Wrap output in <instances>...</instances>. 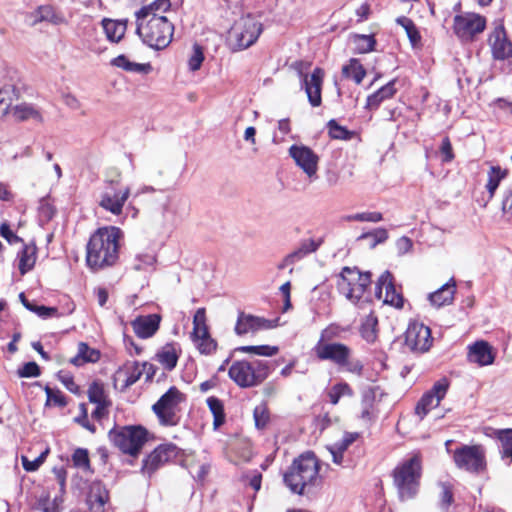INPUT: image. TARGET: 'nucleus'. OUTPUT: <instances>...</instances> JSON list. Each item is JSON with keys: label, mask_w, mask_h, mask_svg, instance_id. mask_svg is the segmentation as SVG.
Segmentation results:
<instances>
[{"label": "nucleus", "mask_w": 512, "mask_h": 512, "mask_svg": "<svg viewBox=\"0 0 512 512\" xmlns=\"http://www.w3.org/2000/svg\"><path fill=\"white\" fill-rule=\"evenodd\" d=\"M394 85L395 80H392L378 89L375 93L368 96L366 107L368 109H377L384 100L392 98L396 93Z\"/></svg>", "instance_id": "nucleus-33"}, {"label": "nucleus", "mask_w": 512, "mask_h": 512, "mask_svg": "<svg viewBox=\"0 0 512 512\" xmlns=\"http://www.w3.org/2000/svg\"><path fill=\"white\" fill-rule=\"evenodd\" d=\"M342 332H344V329H342L340 326L334 324L329 325L324 330H322L318 342L332 343L331 341L339 338Z\"/></svg>", "instance_id": "nucleus-57"}, {"label": "nucleus", "mask_w": 512, "mask_h": 512, "mask_svg": "<svg viewBox=\"0 0 512 512\" xmlns=\"http://www.w3.org/2000/svg\"><path fill=\"white\" fill-rule=\"evenodd\" d=\"M319 471L320 465L314 453L306 452L294 459L283 480L293 493L305 495L321 484Z\"/></svg>", "instance_id": "nucleus-1"}, {"label": "nucleus", "mask_w": 512, "mask_h": 512, "mask_svg": "<svg viewBox=\"0 0 512 512\" xmlns=\"http://www.w3.org/2000/svg\"><path fill=\"white\" fill-rule=\"evenodd\" d=\"M9 115H11L15 121L19 122L33 120L35 122L41 123L43 121L40 110L33 104L29 103L14 105L10 110Z\"/></svg>", "instance_id": "nucleus-26"}, {"label": "nucleus", "mask_w": 512, "mask_h": 512, "mask_svg": "<svg viewBox=\"0 0 512 512\" xmlns=\"http://www.w3.org/2000/svg\"><path fill=\"white\" fill-rule=\"evenodd\" d=\"M507 176V171L501 169L500 166H491L487 172V183L485 188L488 192V200L493 199L495 193L503 179Z\"/></svg>", "instance_id": "nucleus-34"}, {"label": "nucleus", "mask_w": 512, "mask_h": 512, "mask_svg": "<svg viewBox=\"0 0 512 512\" xmlns=\"http://www.w3.org/2000/svg\"><path fill=\"white\" fill-rule=\"evenodd\" d=\"M289 155L308 178L317 177L319 157L311 148L294 144L289 148Z\"/></svg>", "instance_id": "nucleus-16"}, {"label": "nucleus", "mask_w": 512, "mask_h": 512, "mask_svg": "<svg viewBox=\"0 0 512 512\" xmlns=\"http://www.w3.org/2000/svg\"><path fill=\"white\" fill-rule=\"evenodd\" d=\"M35 22H48L53 25H64L68 20L62 12L51 5L38 7L35 12Z\"/></svg>", "instance_id": "nucleus-27"}, {"label": "nucleus", "mask_w": 512, "mask_h": 512, "mask_svg": "<svg viewBox=\"0 0 512 512\" xmlns=\"http://www.w3.org/2000/svg\"><path fill=\"white\" fill-rule=\"evenodd\" d=\"M359 331H360L361 337L368 344H373L376 342V340L378 338V319H377V316L373 312H370L361 321Z\"/></svg>", "instance_id": "nucleus-31"}, {"label": "nucleus", "mask_w": 512, "mask_h": 512, "mask_svg": "<svg viewBox=\"0 0 512 512\" xmlns=\"http://www.w3.org/2000/svg\"><path fill=\"white\" fill-rule=\"evenodd\" d=\"M117 258H85L86 265L91 272L96 273L115 265Z\"/></svg>", "instance_id": "nucleus-51"}, {"label": "nucleus", "mask_w": 512, "mask_h": 512, "mask_svg": "<svg viewBox=\"0 0 512 512\" xmlns=\"http://www.w3.org/2000/svg\"><path fill=\"white\" fill-rule=\"evenodd\" d=\"M456 292V282L451 278L447 283L442 285L438 290L429 294V300L435 307H442L453 302Z\"/></svg>", "instance_id": "nucleus-25"}, {"label": "nucleus", "mask_w": 512, "mask_h": 512, "mask_svg": "<svg viewBox=\"0 0 512 512\" xmlns=\"http://www.w3.org/2000/svg\"><path fill=\"white\" fill-rule=\"evenodd\" d=\"M161 316L159 314H149L136 317L131 326L137 337L147 339L152 337L159 329Z\"/></svg>", "instance_id": "nucleus-23"}, {"label": "nucleus", "mask_w": 512, "mask_h": 512, "mask_svg": "<svg viewBox=\"0 0 512 512\" xmlns=\"http://www.w3.org/2000/svg\"><path fill=\"white\" fill-rule=\"evenodd\" d=\"M110 441L122 453L137 456L147 442L146 429L141 426H123L113 428L108 433Z\"/></svg>", "instance_id": "nucleus-8"}, {"label": "nucleus", "mask_w": 512, "mask_h": 512, "mask_svg": "<svg viewBox=\"0 0 512 512\" xmlns=\"http://www.w3.org/2000/svg\"><path fill=\"white\" fill-rule=\"evenodd\" d=\"M123 232L115 226L99 228L87 244V256H117L121 252Z\"/></svg>", "instance_id": "nucleus-7"}, {"label": "nucleus", "mask_w": 512, "mask_h": 512, "mask_svg": "<svg viewBox=\"0 0 512 512\" xmlns=\"http://www.w3.org/2000/svg\"><path fill=\"white\" fill-rule=\"evenodd\" d=\"M136 32L145 44L159 50L171 43L174 26L167 17H151L137 21Z\"/></svg>", "instance_id": "nucleus-4"}, {"label": "nucleus", "mask_w": 512, "mask_h": 512, "mask_svg": "<svg viewBox=\"0 0 512 512\" xmlns=\"http://www.w3.org/2000/svg\"><path fill=\"white\" fill-rule=\"evenodd\" d=\"M324 75V70L317 67L313 70L310 77H304V81L301 82L307 94L308 101L313 107H318L322 103L321 92Z\"/></svg>", "instance_id": "nucleus-22"}, {"label": "nucleus", "mask_w": 512, "mask_h": 512, "mask_svg": "<svg viewBox=\"0 0 512 512\" xmlns=\"http://www.w3.org/2000/svg\"><path fill=\"white\" fill-rule=\"evenodd\" d=\"M111 65L121 68L127 72L148 73L151 69L150 64H140L130 61L125 55H119L111 60Z\"/></svg>", "instance_id": "nucleus-37"}, {"label": "nucleus", "mask_w": 512, "mask_h": 512, "mask_svg": "<svg viewBox=\"0 0 512 512\" xmlns=\"http://www.w3.org/2000/svg\"><path fill=\"white\" fill-rule=\"evenodd\" d=\"M488 42L495 59L505 60L512 56V42L507 38L503 26H498L492 31Z\"/></svg>", "instance_id": "nucleus-21"}, {"label": "nucleus", "mask_w": 512, "mask_h": 512, "mask_svg": "<svg viewBox=\"0 0 512 512\" xmlns=\"http://www.w3.org/2000/svg\"><path fill=\"white\" fill-rule=\"evenodd\" d=\"M144 373L147 375V379H151L154 374L153 365L147 362L127 361L115 372L114 386L120 385L121 391H124L135 384Z\"/></svg>", "instance_id": "nucleus-11"}, {"label": "nucleus", "mask_w": 512, "mask_h": 512, "mask_svg": "<svg viewBox=\"0 0 512 512\" xmlns=\"http://www.w3.org/2000/svg\"><path fill=\"white\" fill-rule=\"evenodd\" d=\"M387 239V230L384 228H376L371 232L363 233L356 239V241L360 245H366L370 248H374L378 244L385 242Z\"/></svg>", "instance_id": "nucleus-38"}, {"label": "nucleus", "mask_w": 512, "mask_h": 512, "mask_svg": "<svg viewBox=\"0 0 512 512\" xmlns=\"http://www.w3.org/2000/svg\"><path fill=\"white\" fill-rule=\"evenodd\" d=\"M495 436L501 443L502 457L512 461V429L497 430Z\"/></svg>", "instance_id": "nucleus-43"}, {"label": "nucleus", "mask_w": 512, "mask_h": 512, "mask_svg": "<svg viewBox=\"0 0 512 512\" xmlns=\"http://www.w3.org/2000/svg\"><path fill=\"white\" fill-rule=\"evenodd\" d=\"M275 326L271 320L240 312L234 330L237 335L241 336L248 333H256L260 330L271 329Z\"/></svg>", "instance_id": "nucleus-20"}, {"label": "nucleus", "mask_w": 512, "mask_h": 512, "mask_svg": "<svg viewBox=\"0 0 512 512\" xmlns=\"http://www.w3.org/2000/svg\"><path fill=\"white\" fill-rule=\"evenodd\" d=\"M485 27L486 19L476 13H464L454 17L453 29L461 40H472L475 35L482 33Z\"/></svg>", "instance_id": "nucleus-12"}, {"label": "nucleus", "mask_w": 512, "mask_h": 512, "mask_svg": "<svg viewBox=\"0 0 512 512\" xmlns=\"http://www.w3.org/2000/svg\"><path fill=\"white\" fill-rule=\"evenodd\" d=\"M262 23L248 14L238 19L231 27L227 44L232 51H242L257 41L262 33Z\"/></svg>", "instance_id": "nucleus-5"}, {"label": "nucleus", "mask_w": 512, "mask_h": 512, "mask_svg": "<svg viewBox=\"0 0 512 512\" xmlns=\"http://www.w3.org/2000/svg\"><path fill=\"white\" fill-rule=\"evenodd\" d=\"M375 295L379 299L383 297V302L385 304H389L396 308H401L403 306V298L396 291L395 286L392 283V275L388 271H385L378 279L375 287Z\"/></svg>", "instance_id": "nucleus-19"}, {"label": "nucleus", "mask_w": 512, "mask_h": 512, "mask_svg": "<svg viewBox=\"0 0 512 512\" xmlns=\"http://www.w3.org/2000/svg\"><path fill=\"white\" fill-rule=\"evenodd\" d=\"M72 461L74 466L83 470L90 469V460L87 449L78 448L72 455Z\"/></svg>", "instance_id": "nucleus-55"}, {"label": "nucleus", "mask_w": 512, "mask_h": 512, "mask_svg": "<svg viewBox=\"0 0 512 512\" xmlns=\"http://www.w3.org/2000/svg\"><path fill=\"white\" fill-rule=\"evenodd\" d=\"M20 98V90L14 84H5L0 89V111L2 115H9L13 103Z\"/></svg>", "instance_id": "nucleus-29"}, {"label": "nucleus", "mask_w": 512, "mask_h": 512, "mask_svg": "<svg viewBox=\"0 0 512 512\" xmlns=\"http://www.w3.org/2000/svg\"><path fill=\"white\" fill-rule=\"evenodd\" d=\"M396 23L404 28L407 37L409 38L410 43L413 47H415L417 44L421 41L420 33L414 24V22L406 17V16H400L396 19Z\"/></svg>", "instance_id": "nucleus-42"}, {"label": "nucleus", "mask_w": 512, "mask_h": 512, "mask_svg": "<svg viewBox=\"0 0 512 512\" xmlns=\"http://www.w3.org/2000/svg\"><path fill=\"white\" fill-rule=\"evenodd\" d=\"M208 326L206 324V311L205 308H199L193 317V334L205 335Z\"/></svg>", "instance_id": "nucleus-52"}, {"label": "nucleus", "mask_w": 512, "mask_h": 512, "mask_svg": "<svg viewBox=\"0 0 512 512\" xmlns=\"http://www.w3.org/2000/svg\"><path fill=\"white\" fill-rule=\"evenodd\" d=\"M44 390L47 395V404L59 407H64L67 404L64 395L59 390H54L49 386H46Z\"/></svg>", "instance_id": "nucleus-59"}, {"label": "nucleus", "mask_w": 512, "mask_h": 512, "mask_svg": "<svg viewBox=\"0 0 512 512\" xmlns=\"http://www.w3.org/2000/svg\"><path fill=\"white\" fill-rule=\"evenodd\" d=\"M495 354L492 346L486 341H477L469 347L468 360L479 366L491 365L494 362Z\"/></svg>", "instance_id": "nucleus-24"}, {"label": "nucleus", "mask_w": 512, "mask_h": 512, "mask_svg": "<svg viewBox=\"0 0 512 512\" xmlns=\"http://www.w3.org/2000/svg\"><path fill=\"white\" fill-rule=\"evenodd\" d=\"M102 26L106 37L111 42H119L127 28V20H112V19H103Z\"/></svg>", "instance_id": "nucleus-32"}, {"label": "nucleus", "mask_w": 512, "mask_h": 512, "mask_svg": "<svg viewBox=\"0 0 512 512\" xmlns=\"http://www.w3.org/2000/svg\"><path fill=\"white\" fill-rule=\"evenodd\" d=\"M99 358V351L92 349L86 343L81 342L78 344L77 354L71 358L70 362L75 366H81L88 362H97Z\"/></svg>", "instance_id": "nucleus-36"}, {"label": "nucleus", "mask_w": 512, "mask_h": 512, "mask_svg": "<svg viewBox=\"0 0 512 512\" xmlns=\"http://www.w3.org/2000/svg\"><path fill=\"white\" fill-rule=\"evenodd\" d=\"M185 400L176 387H171L153 405L152 409L163 426H176L180 421V404Z\"/></svg>", "instance_id": "nucleus-9"}, {"label": "nucleus", "mask_w": 512, "mask_h": 512, "mask_svg": "<svg viewBox=\"0 0 512 512\" xmlns=\"http://www.w3.org/2000/svg\"><path fill=\"white\" fill-rule=\"evenodd\" d=\"M204 61V53L203 49L200 45H193V52L188 60V66L191 71H197L200 69L202 63Z\"/></svg>", "instance_id": "nucleus-56"}, {"label": "nucleus", "mask_w": 512, "mask_h": 512, "mask_svg": "<svg viewBox=\"0 0 512 512\" xmlns=\"http://www.w3.org/2000/svg\"><path fill=\"white\" fill-rule=\"evenodd\" d=\"M453 460L457 468L478 474L485 470V451L480 445H462L453 451Z\"/></svg>", "instance_id": "nucleus-10"}, {"label": "nucleus", "mask_w": 512, "mask_h": 512, "mask_svg": "<svg viewBox=\"0 0 512 512\" xmlns=\"http://www.w3.org/2000/svg\"><path fill=\"white\" fill-rule=\"evenodd\" d=\"M313 350L319 360L331 361L339 367L351 356V349L339 342H317Z\"/></svg>", "instance_id": "nucleus-18"}, {"label": "nucleus", "mask_w": 512, "mask_h": 512, "mask_svg": "<svg viewBox=\"0 0 512 512\" xmlns=\"http://www.w3.org/2000/svg\"><path fill=\"white\" fill-rule=\"evenodd\" d=\"M191 338L201 354L209 355L216 350L217 343L210 336L208 330H206L205 335L191 333Z\"/></svg>", "instance_id": "nucleus-40"}, {"label": "nucleus", "mask_w": 512, "mask_h": 512, "mask_svg": "<svg viewBox=\"0 0 512 512\" xmlns=\"http://www.w3.org/2000/svg\"><path fill=\"white\" fill-rule=\"evenodd\" d=\"M440 153L442 156L443 163H450L451 161H453L455 156L453 153L452 144L448 137L443 138L440 146Z\"/></svg>", "instance_id": "nucleus-63"}, {"label": "nucleus", "mask_w": 512, "mask_h": 512, "mask_svg": "<svg viewBox=\"0 0 512 512\" xmlns=\"http://www.w3.org/2000/svg\"><path fill=\"white\" fill-rule=\"evenodd\" d=\"M88 398L94 404H111L101 384L94 382L88 389Z\"/></svg>", "instance_id": "nucleus-47"}, {"label": "nucleus", "mask_w": 512, "mask_h": 512, "mask_svg": "<svg viewBox=\"0 0 512 512\" xmlns=\"http://www.w3.org/2000/svg\"><path fill=\"white\" fill-rule=\"evenodd\" d=\"M244 353H252L261 356H274L278 353V347L270 345L242 346L238 348Z\"/></svg>", "instance_id": "nucleus-50"}, {"label": "nucleus", "mask_w": 512, "mask_h": 512, "mask_svg": "<svg viewBox=\"0 0 512 512\" xmlns=\"http://www.w3.org/2000/svg\"><path fill=\"white\" fill-rule=\"evenodd\" d=\"M393 484L400 501L414 499L420 489L422 477V456L419 452L412 453L403 459L392 472Z\"/></svg>", "instance_id": "nucleus-2"}, {"label": "nucleus", "mask_w": 512, "mask_h": 512, "mask_svg": "<svg viewBox=\"0 0 512 512\" xmlns=\"http://www.w3.org/2000/svg\"><path fill=\"white\" fill-rule=\"evenodd\" d=\"M179 355L173 344H166L156 354V360L166 369L173 370L178 362Z\"/></svg>", "instance_id": "nucleus-35"}, {"label": "nucleus", "mask_w": 512, "mask_h": 512, "mask_svg": "<svg viewBox=\"0 0 512 512\" xmlns=\"http://www.w3.org/2000/svg\"><path fill=\"white\" fill-rule=\"evenodd\" d=\"M113 184V182H111ZM130 196V188L128 186L116 189L110 185L100 195L99 206L104 210L119 216L123 212V207Z\"/></svg>", "instance_id": "nucleus-17"}, {"label": "nucleus", "mask_w": 512, "mask_h": 512, "mask_svg": "<svg viewBox=\"0 0 512 512\" xmlns=\"http://www.w3.org/2000/svg\"><path fill=\"white\" fill-rule=\"evenodd\" d=\"M177 454L178 448L176 445H159L143 460L142 473L151 477L161 466L175 458Z\"/></svg>", "instance_id": "nucleus-15"}, {"label": "nucleus", "mask_w": 512, "mask_h": 512, "mask_svg": "<svg viewBox=\"0 0 512 512\" xmlns=\"http://www.w3.org/2000/svg\"><path fill=\"white\" fill-rule=\"evenodd\" d=\"M351 395L352 389L347 383H337L333 385L328 392L329 401L333 405H336L341 399V397Z\"/></svg>", "instance_id": "nucleus-46"}, {"label": "nucleus", "mask_w": 512, "mask_h": 512, "mask_svg": "<svg viewBox=\"0 0 512 512\" xmlns=\"http://www.w3.org/2000/svg\"><path fill=\"white\" fill-rule=\"evenodd\" d=\"M206 403L213 415V427L216 430L224 424L226 419L223 402L217 397L211 396L207 398Z\"/></svg>", "instance_id": "nucleus-39"}, {"label": "nucleus", "mask_w": 512, "mask_h": 512, "mask_svg": "<svg viewBox=\"0 0 512 512\" xmlns=\"http://www.w3.org/2000/svg\"><path fill=\"white\" fill-rule=\"evenodd\" d=\"M109 500V493L105 486L96 482L91 485L89 494L90 509L93 512H104V506Z\"/></svg>", "instance_id": "nucleus-28"}, {"label": "nucleus", "mask_w": 512, "mask_h": 512, "mask_svg": "<svg viewBox=\"0 0 512 512\" xmlns=\"http://www.w3.org/2000/svg\"><path fill=\"white\" fill-rule=\"evenodd\" d=\"M348 221L372 222L377 223L383 219L380 212H362L349 215L346 218Z\"/></svg>", "instance_id": "nucleus-58"}, {"label": "nucleus", "mask_w": 512, "mask_h": 512, "mask_svg": "<svg viewBox=\"0 0 512 512\" xmlns=\"http://www.w3.org/2000/svg\"><path fill=\"white\" fill-rule=\"evenodd\" d=\"M171 7L170 0H155L153 3L142 7L135 13L137 21L151 17H163L161 13L167 12Z\"/></svg>", "instance_id": "nucleus-30"}, {"label": "nucleus", "mask_w": 512, "mask_h": 512, "mask_svg": "<svg viewBox=\"0 0 512 512\" xmlns=\"http://www.w3.org/2000/svg\"><path fill=\"white\" fill-rule=\"evenodd\" d=\"M450 382L447 378L436 381L430 390L425 392L415 407V413L423 419L429 411L436 408L447 394Z\"/></svg>", "instance_id": "nucleus-14"}, {"label": "nucleus", "mask_w": 512, "mask_h": 512, "mask_svg": "<svg viewBox=\"0 0 512 512\" xmlns=\"http://www.w3.org/2000/svg\"><path fill=\"white\" fill-rule=\"evenodd\" d=\"M502 211L512 216V185L505 188L502 195Z\"/></svg>", "instance_id": "nucleus-64"}, {"label": "nucleus", "mask_w": 512, "mask_h": 512, "mask_svg": "<svg viewBox=\"0 0 512 512\" xmlns=\"http://www.w3.org/2000/svg\"><path fill=\"white\" fill-rule=\"evenodd\" d=\"M353 42L355 45V50L361 54L373 51L376 45V40L373 35H355Z\"/></svg>", "instance_id": "nucleus-44"}, {"label": "nucleus", "mask_w": 512, "mask_h": 512, "mask_svg": "<svg viewBox=\"0 0 512 512\" xmlns=\"http://www.w3.org/2000/svg\"><path fill=\"white\" fill-rule=\"evenodd\" d=\"M340 367L344 368L347 372L357 376L363 375L364 366L358 359L346 358L345 363L341 364Z\"/></svg>", "instance_id": "nucleus-60"}, {"label": "nucleus", "mask_w": 512, "mask_h": 512, "mask_svg": "<svg viewBox=\"0 0 512 512\" xmlns=\"http://www.w3.org/2000/svg\"><path fill=\"white\" fill-rule=\"evenodd\" d=\"M0 235L11 245L23 243V240L10 229L6 222L0 225Z\"/></svg>", "instance_id": "nucleus-62"}, {"label": "nucleus", "mask_w": 512, "mask_h": 512, "mask_svg": "<svg viewBox=\"0 0 512 512\" xmlns=\"http://www.w3.org/2000/svg\"><path fill=\"white\" fill-rule=\"evenodd\" d=\"M321 245V240L314 239H304L300 242L297 250L289 254L288 256H303L307 254H311L317 251L319 246Z\"/></svg>", "instance_id": "nucleus-48"}, {"label": "nucleus", "mask_w": 512, "mask_h": 512, "mask_svg": "<svg viewBox=\"0 0 512 512\" xmlns=\"http://www.w3.org/2000/svg\"><path fill=\"white\" fill-rule=\"evenodd\" d=\"M48 453L49 449L46 448L43 452L40 453L38 457L33 460H29L27 456H22L21 460L23 468L28 472L36 471L44 463Z\"/></svg>", "instance_id": "nucleus-54"}, {"label": "nucleus", "mask_w": 512, "mask_h": 512, "mask_svg": "<svg viewBox=\"0 0 512 512\" xmlns=\"http://www.w3.org/2000/svg\"><path fill=\"white\" fill-rule=\"evenodd\" d=\"M377 410L375 409L373 398H365L362 401V410L360 414V418L367 422L371 423L377 418Z\"/></svg>", "instance_id": "nucleus-53"}, {"label": "nucleus", "mask_w": 512, "mask_h": 512, "mask_svg": "<svg viewBox=\"0 0 512 512\" xmlns=\"http://www.w3.org/2000/svg\"><path fill=\"white\" fill-rule=\"evenodd\" d=\"M342 73L346 78H351L356 84H360L366 75V71L357 59H351L349 64L343 66Z\"/></svg>", "instance_id": "nucleus-41"}, {"label": "nucleus", "mask_w": 512, "mask_h": 512, "mask_svg": "<svg viewBox=\"0 0 512 512\" xmlns=\"http://www.w3.org/2000/svg\"><path fill=\"white\" fill-rule=\"evenodd\" d=\"M253 417L255 421V426L258 429H263L267 426L270 416L269 410L265 403H261L254 408Z\"/></svg>", "instance_id": "nucleus-49"}, {"label": "nucleus", "mask_w": 512, "mask_h": 512, "mask_svg": "<svg viewBox=\"0 0 512 512\" xmlns=\"http://www.w3.org/2000/svg\"><path fill=\"white\" fill-rule=\"evenodd\" d=\"M18 375L22 378L38 377L40 368L36 362H27L18 370Z\"/></svg>", "instance_id": "nucleus-61"}, {"label": "nucleus", "mask_w": 512, "mask_h": 512, "mask_svg": "<svg viewBox=\"0 0 512 512\" xmlns=\"http://www.w3.org/2000/svg\"><path fill=\"white\" fill-rule=\"evenodd\" d=\"M229 377L241 388L260 385L269 375L266 361H235L229 368Z\"/></svg>", "instance_id": "nucleus-6"}, {"label": "nucleus", "mask_w": 512, "mask_h": 512, "mask_svg": "<svg viewBox=\"0 0 512 512\" xmlns=\"http://www.w3.org/2000/svg\"><path fill=\"white\" fill-rule=\"evenodd\" d=\"M371 284V273L361 272L358 268L345 267L338 282L340 293L353 304L370 301L368 287Z\"/></svg>", "instance_id": "nucleus-3"}, {"label": "nucleus", "mask_w": 512, "mask_h": 512, "mask_svg": "<svg viewBox=\"0 0 512 512\" xmlns=\"http://www.w3.org/2000/svg\"><path fill=\"white\" fill-rule=\"evenodd\" d=\"M433 343L431 330L420 322H411L405 332V345L414 353L427 352Z\"/></svg>", "instance_id": "nucleus-13"}, {"label": "nucleus", "mask_w": 512, "mask_h": 512, "mask_svg": "<svg viewBox=\"0 0 512 512\" xmlns=\"http://www.w3.org/2000/svg\"><path fill=\"white\" fill-rule=\"evenodd\" d=\"M327 128L329 136L333 139L350 140L354 135V132L340 126L334 119L327 123Z\"/></svg>", "instance_id": "nucleus-45"}]
</instances>
